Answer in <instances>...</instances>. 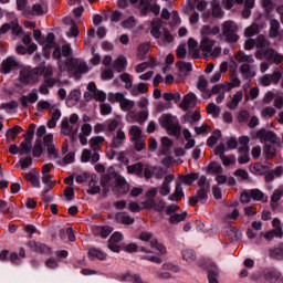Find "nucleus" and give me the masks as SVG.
<instances>
[{
    "label": "nucleus",
    "instance_id": "obj_1",
    "mask_svg": "<svg viewBox=\"0 0 283 283\" xmlns=\"http://www.w3.org/2000/svg\"><path fill=\"white\" fill-rule=\"evenodd\" d=\"M101 185L105 195L109 192V187L116 196H123L129 191V184L116 171L104 175L101 179Z\"/></svg>",
    "mask_w": 283,
    "mask_h": 283
},
{
    "label": "nucleus",
    "instance_id": "obj_2",
    "mask_svg": "<svg viewBox=\"0 0 283 283\" xmlns=\"http://www.w3.org/2000/svg\"><path fill=\"white\" fill-rule=\"evenodd\" d=\"M43 72H45V62L32 70L22 69L19 74V81L23 85H34V83H39V77L43 76Z\"/></svg>",
    "mask_w": 283,
    "mask_h": 283
},
{
    "label": "nucleus",
    "instance_id": "obj_3",
    "mask_svg": "<svg viewBox=\"0 0 283 283\" xmlns=\"http://www.w3.org/2000/svg\"><path fill=\"white\" fill-rule=\"evenodd\" d=\"M234 59L237 63H243L239 67V72L242 74L243 78L249 80L255 76V73L251 71V63H255L253 55L245 54L244 51H239L235 53Z\"/></svg>",
    "mask_w": 283,
    "mask_h": 283
},
{
    "label": "nucleus",
    "instance_id": "obj_4",
    "mask_svg": "<svg viewBox=\"0 0 283 283\" xmlns=\"http://www.w3.org/2000/svg\"><path fill=\"white\" fill-rule=\"evenodd\" d=\"M66 70L74 76L75 78H80L82 74H86V72H90V67L87 66V63L78 60V59H69L65 62Z\"/></svg>",
    "mask_w": 283,
    "mask_h": 283
},
{
    "label": "nucleus",
    "instance_id": "obj_5",
    "mask_svg": "<svg viewBox=\"0 0 283 283\" xmlns=\"http://www.w3.org/2000/svg\"><path fill=\"white\" fill-rule=\"evenodd\" d=\"M78 123V114L73 113L70 115V117H65L61 122V134L63 136H70L73 134V136H76L78 132V126L76 124Z\"/></svg>",
    "mask_w": 283,
    "mask_h": 283
},
{
    "label": "nucleus",
    "instance_id": "obj_6",
    "mask_svg": "<svg viewBox=\"0 0 283 283\" xmlns=\"http://www.w3.org/2000/svg\"><path fill=\"white\" fill-rule=\"evenodd\" d=\"M221 30L228 43H238L240 35H238V24L233 20H227L221 24Z\"/></svg>",
    "mask_w": 283,
    "mask_h": 283
},
{
    "label": "nucleus",
    "instance_id": "obj_7",
    "mask_svg": "<svg viewBox=\"0 0 283 283\" xmlns=\"http://www.w3.org/2000/svg\"><path fill=\"white\" fill-rule=\"evenodd\" d=\"M255 136L260 143H271V145H277L280 138L273 130L266 128H260L256 130Z\"/></svg>",
    "mask_w": 283,
    "mask_h": 283
},
{
    "label": "nucleus",
    "instance_id": "obj_8",
    "mask_svg": "<svg viewBox=\"0 0 283 283\" xmlns=\"http://www.w3.org/2000/svg\"><path fill=\"white\" fill-rule=\"evenodd\" d=\"M265 27H266V22L258 18L251 23V25L245 28L243 34L247 39H251V36H255V34H260V31L264 30Z\"/></svg>",
    "mask_w": 283,
    "mask_h": 283
},
{
    "label": "nucleus",
    "instance_id": "obj_9",
    "mask_svg": "<svg viewBox=\"0 0 283 283\" xmlns=\"http://www.w3.org/2000/svg\"><path fill=\"white\" fill-rule=\"evenodd\" d=\"M198 105V96L193 92H189L186 94L179 105L180 109L184 112H189V109H193Z\"/></svg>",
    "mask_w": 283,
    "mask_h": 283
},
{
    "label": "nucleus",
    "instance_id": "obj_10",
    "mask_svg": "<svg viewBox=\"0 0 283 283\" xmlns=\"http://www.w3.org/2000/svg\"><path fill=\"white\" fill-rule=\"evenodd\" d=\"M44 146L50 158H59V150L54 146V135L52 133L46 134L43 138Z\"/></svg>",
    "mask_w": 283,
    "mask_h": 283
},
{
    "label": "nucleus",
    "instance_id": "obj_11",
    "mask_svg": "<svg viewBox=\"0 0 283 283\" xmlns=\"http://www.w3.org/2000/svg\"><path fill=\"white\" fill-rule=\"evenodd\" d=\"M9 30H11L12 34H15L17 36H21V34H23V28L19 25V20H13L10 23H4L0 28L1 34H6V32H9Z\"/></svg>",
    "mask_w": 283,
    "mask_h": 283
},
{
    "label": "nucleus",
    "instance_id": "obj_12",
    "mask_svg": "<svg viewBox=\"0 0 283 283\" xmlns=\"http://www.w3.org/2000/svg\"><path fill=\"white\" fill-rule=\"evenodd\" d=\"M116 103H119L120 109L123 112H132V109H134V101L132 99H127L125 97V94L123 93H116L114 96Z\"/></svg>",
    "mask_w": 283,
    "mask_h": 283
},
{
    "label": "nucleus",
    "instance_id": "obj_13",
    "mask_svg": "<svg viewBox=\"0 0 283 283\" xmlns=\"http://www.w3.org/2000/svg\"><path fill=\"white\" fill-rule=\"evenodd\" d=\"M19 67V60L14 56H8L1 63V73L2 74H10L12 70H17Z\"/></svg>",
    "mask_w": 283,
    "mask_h": 283
},
{
    "label": "nucleus",
    "instance_id": "obj_14",
    "mask_svg": "<svg viewBox=\"0 0 283 283\" xmlns=\"http://www.w3.org/2000/svg\"><path fill=\"white\" fill-rule=\"evenodd\" d=\"M263 56L265 61H272L275 65H280L283 61V55L269 46L263 51Z\"/></svg>",
    "mask_w": 283,
    "mask_h": 283
},
{
    "label": "nucleus",
    "instance_id": "obj_15",
    "mask_svg": "<svg viewBox=\"0 0 283 283\" xmlns=\"http://www.w3.org/2000/svg\"><path fill=\"white\" fill-rule=\"evenodd\" d=\"M125 132H123V129H117L116 133L113 135L111 148L120 149V146L125 144Z\"/></svg>",
    "mask_w": 283,
    "mask_h": 283
},
{
    "label": "nucleus",
    "instance_id": "obj_16",
    "mask_svg": "<svg viewBox=\"0 0 283 283\" xmlns=\"http://www.w3.org/2000/svg\"><path fill=\"white\" fill-rule=\"evenodd\" d=\"M218 34H220V27L218 25L211 27L209 24H205L200 29L201 39H209V36H216Z\"/></svg>",
    "mask_w": 283,
    "mask_h": 283
},
{
    "label": "nucleus",
    "instance_id": "obj_17",
    "mask_svg": "<svg viewBox=\"0 0 283 283\" xmlns=\"http://www.w3.org/2000/svg\"><path fill=\"white\" fill-rule=\"evenodd\" d=\"M36 101H39V94L36 93V88H33V91L29 93V95H22L20 97L21 106L24 109H28L29 107L28 103H36Z\"/></svg>",
    "mask_w": 283,
    "mask_h": 283
},
{
    "label": "nucleus",
    "instance_id": "obj_18",
    "mask_svg": "<svg viewBox=\"0 0 283 283\" xmlns=\"http://www.w3.org/2000/svg\"><path fill=\"white\" fill-rule=\"evenodd\" d=\"M92 163V165H95V163H98L101 160V155L98 153L92 154V150L84 149L81 155V161L82 163Z\"/></svg>",
    "mask_w": 283,
    "mask_h": 283
},
{
    "label": "nucleus",
    "instance_id": "obj_19",
    "mask_svg": "<svg viewBox=\"0 0 283 283\" xmlns=\"http://www.w3.org/2000/svg\"><path fill=\"white\" fill-rule=\"evenodd\" d=\"M207 271L209 283H219L218 277L220 276V272L218 271V265H216L213 262H209L207 265Z\"/></svg>",
    "mask_w": 283,
    "mask_h": 283
},
{
    "label": "nucleus",
    "instance_id": "obj_20",
    "mask_svg": "<svg viewBox=\"0 0 283 283\" xmlns=\"http://www.w3.org/2000/svg\"><path fill=\"white\" fill-rule=\"evenodd\" d=\"M123 240V234L119 232H115L112 234V237L108 240V249L111 251H114L115 253H118L120 251V245H118V242Z\"/></svg>",
    "mask_w": 283,
    "mask_h": 283
},
{
    "label": "nucleus",
    "instance_id": "obj_21",
    "mask_svg": "<svg viewBox=\"0 0 283 283\" xmlns=\"http://www.w3.org/2000/svg\"><path fill=\"white\" fill-rule=\"evenodd\" d=\"M175 176L169 174L165 177L160 188H159V193L160 196H169L171 193V187L169 186L170 182H174Z\"/></svg>",
    "mask_w": 283,
    "mask_h": 283
},
{
    "label": "nucleus",
    "instance_id": "obj_22",
    "mask_svg": "<svg viewBox=\"0 0 283 283\" xmlns=\"http://www.w3.org/2000/svg\"><path fill=\"white\" fill-rule=\"evenodd\" d=\"M27 245L29 247V249H31V251H35V253H50V247L45 245L44 243L29 241Z\"/></svg>",
    "mask_w": 283,
    "mask_h": 283
},
{
    "label": "nucleus",
    "instance_id": "obj_23",
    "mask_svg": "<svg viewBox=\"0 0 283 283\" xmlns=\"http://www.w3.org/2000/svg\"><path fill=\"white\" fill-rule=\"evenodd\" d=\"M198 178H200V174L198 172L179 175V181L181 182V185H187L188 187H191V185H193V182H196Z\"/></svg>",
    "mask_w": 283,
    "mask_h": 283
},
{
    "label": "nucleus",
    "instance_id": "obj_24",
    "mask_svg": "<svg viewBox=\"0 0 283 283\" xmlns=\"http://www.w3.org/2000/svg\"><path fill=\"white\" fill-rule=\"evenodd\" d=\"M213 45H216V40L211 38H201L200 50L203 52L205 56L213 50Z\"/></svg>",
    "mask_w": 283,
    "mask_h": 283
},
{
    "label": "nucleus",
    "instance_id": "obj_25",
    "mask_svg": "<svg viewBox=\"0 0 283 283\" xmlns=\"http://www.w3.org/2000/svg\"><path fill=\"white\" fill-rule=\"evenodd\" d=\"M242 98H244V93L242 91H238L231 98L230 102L227 103L228 109H238V105L242 103Z\"/></svg>",
    "mask_w": 283,
    "mask_h": 283
},
{
    "label": "nucleus",
    "instance_id": "obj_26",
    "mask_svg": "<svg viewBox=\"0 0 283 283\" xmlns=\"http://www.w3.org/2000/svg\"><path fill=\"white\" fill-rule=\"evenodd\" d=\"M282 196H283L282 188H277L273 191L271 199H270V207H271L272 211H274V209H277V202H280V200H282Z\"/></svg>",
    "mask_w": 283,
    "mask_h": 283
},
{
    "label": "nucleus",
    "instance_id": "obj_27",
    "mask_svg": "<svg viewBox=\"0 0 283 283\" xmlns=\"http://www.w3.org/2000/svg\"><path fill=\"white\" fill-rule=\"evenodd\" d=\"M250 198L256 202H269V197L260 189H251Z\"/></svg>",
    "mask_w": 283,
    "mask_h": 283
},
{
    "label": "nucleus",
    "instance_id": "obj_28",
    "mask_svg": "<svg viewBox=\"0 0 283 283\" xmlns=\"http://www.w3.org/2000/svg\"><path fill=\"white\" fill-rule=\"evenodd\" d=\"M163 28V20L160 19H154L151 21V29L150 34L154 36V39H160V29Z\"/></svg>",
    "mask_w": 283,
    "mask_h": 283
},
{
    "label": "nucleus",
    "instance_id": "obj_29",
    "mask_svg": "<svg viewBox=\"0 0 283 283\" xmlns=\"http://www.w3.org/2000/svg\"><path fill=\"white\" fill-rule=\"evenodd\" d=\"M103 143H105V137L103 136H95L88 140V145L93 151H99Z\"/></svg>",
    "mask_w": 283,
    "mask_h": 283
},
{
    "label": "nucleus",
    "instance_id": "obj_30",
    "mask_svg": "<svg viewBox=\"0 0 283 283\" xmlns=\"http://www.w3.org/2000/svg\"><path fill=\"white\" fill-rule=\"evenodd\" d=\"M144 166H145V164H143V163H136V164L129 165V166H127V172L134 174L138 178H143Z\"/></svg>",
    "mask_w": 283,
    "mask_h": 283
},
{
    "label": "nucleus",
    "instance_id": "obj_31",
    "mask_svg": "<svg viewBox=\"0 0 283 283\" xmlns=\"http://www.w3.org/2000/svg\"><path fill=\"white\" fill-rule=\"evenodd\" d=\"M201 117L200 111L188 112L186 115H184V122L193 125V123H198Z\"/></svg>",
    "mask_w": 283,
    "mask_h": 283
},
{
    "label": "nucleus",
    "instance_id": "obj_32",
    "mask_svg": "<svg viewBox=\"0 0 283 283\" xmlns=\"http://www.w3.org/2000/svg\"><path fill=\"white\" fill-rule=\"evenodd\" d=\"M25 180H28V182H31L33 187H41V181H39V172L34 169L25 174Z\"/></svg>",
    "mask_w": 283,
    "mask_h": 283
},
{
    "label": "nucleus",
    "instance_id": "obj_33",
    "mask_svg": "<svg viewBox=\"0 0 283 283\" xmlns=\"http://www.w3.org/2000/svg\"><path fill=\"white\" fill-rule=\"evenodd\" d=\"M151 48V44L149 42L142 43L137 48V59L138 61H145V56H147V53L149 52V49Z\"/></svg>",
    "mask_w": 283,
    "mask_h": 283
},
{
    "label": "nucleus",
    "instance_id": "obj_34",
    "mask_svg": "<svg viewBox=\"0 0 283 283\" xmlns=\"http://www.w3.org/2000/svg\"><path fill=\"white\" fill-rule=\"evenodd\" d=\"M86 193H88L90 196H96V193H101V186H98L96 177H92V179L90 180Z\"/></svg>",
    "mask_w": 283,
    "mask_h": 283
},
{
    "label": "nucleus",
    "instance_id": "obj_35",
    "mask_svg": "<svg viewBox=\"0 0 283 283\" xmlns=\"http://www.w3.org/2000/svg\"><path fill=\"white\" fill-rule=\"evenodd\" d=\"M115 220L116 222H118L119 224H134L135 220L134 218L129 217L127 213L125 212H118L115 214Z\"/></svg>",
    "mask_w": 283,
    "mask_h": 283
},
{
    "label": "nucleus",
    "instance_id": "obj_36",
    "mask_svg": "<svg viewBox=\"0 0 283 283\" xmlns=\"http://www.w3.org/2000/svg\"><path fill=\"white\" fill-rule=\"evenodd\" d=\"M280 34V21L272 19L270 21V31H269V38L270 39H276V36Z\"/></svg>",
    "mask_w": 283,
    "mask_h": 283
},
{
    "label": "nucleus",
    "instance_id": "obj_37",
    "mask_svg": "<svg viewBox=\"0 0 283 283\" xmlns=\"http://www.w3.org/2000/svg\"><path fill=\"white\" fill-rule=\"evenodd\" d=\"M174 145V142L169 139L168 137L161 138V148L159 149V154L161 156H167L169 154V149H171V146Z\"/></svg>",
    "mask_w": 283,
    "mask_h": 283
},
{
    "label": "nucleus",
    "instance_id": "obj_38",
    "mask_svg": "<svg viewBox=\"0 0 283 283\" xmlns=\"http://www.w3.org/2000/svg\"><path fill=\"white\" fill-rule=\"evenodd\" d=\"M254 41L255 48H259V50H266L268 48H271V42L262 34L258 35Z\"/></svg>",
    "mask_w": 283,
    "mask_h": 283
},
{
    "label": "nucleus",
    "instance_id": "obj_39",
    "mask_svg": "<svg viewBox=\"0 0 283 283\" xmlns=\"http://www.w3.org/2000/svg\"><path fill=\"white\" fill-rule=\"evenodd\" d=\"M56 85V83H54V81H50L46 80L40 84L38 91L43 94L44 96H48V94H50V88L49 87H54Z\"/></svg>",
    "mask_w": 283,
    "mask_h": 283
},
{
    "label": "nucleus",
    "instance_id": "obj_40",
    "mask_svg": "<svg viewBox=\"0 0 283 283\" xmlns=\"http://www.w3.org/2000/svg\"><path fill=\"white\" fill-rule=\"evenodd\" d=\"M23 132V128L21 126H13L12 128H9L6 133L7 140L10 143V140H14L19 134Z\"/></svg>",
    "mask_w": 283,
    "mask_h": 283
},
{
    "label": "nucleus",
    "instance_id": "obj_41",
    "mask_svg": "<svg viewBox=\"0 0 283 283\" xmlns=\"http://www.w3.org/2000/svg\"><path fill=\"white\" fill-rule=\"evenodd\" d=\"M32 151V139L24 138V140L20 144V154L23 156H28Z\"/></svg>",
    "mask_w": 283,
    "mask_h": 283
},
{
    "label": "nucleus",
    "instance_id": "obj_42",
    "mask_svg": "<svg viewBox=\"0 0 283 283\" xmlns=\"http://www.w3.org/2000/svg\"><path fill=\"white\" fill-rule=\"evenodd\" d=\"M128 134L130 136V142L134 143V140H138L140 136H143V129H140L138 125H133L129 128Z\"/></svg>",
    "mask_w": 283,
    "mask_h": 283
},
{
    "label": "nucleus",
    "instance_id": "obj_43",
    "mask_svg": "<svg viewBox=\"0 0 283 283\" xmlns=\"http://www.w3.org/2000/svg\"><path fill=\"white\" fill-rule=\"evenodd\" d=\"M149 92V87L147 84L139 83L137 86L130 88L132 96H138V94H147Z\"/></svg>",
    "mask_w": 283,
    "mask_h": 283
},
{
    "label": "nucleus",
    "instance_id": "obj_44",
    "mask_svg": "<svg viewBox=\"0 0 283 283\" xmlns=\"http://www.w3.org/2000/svg\"><path fill=\"white\" fill-rule=\"evenodd\" d=\"M125 67H127V60L125 56H118L114 62V70L116 72H125Z\"/></svg>",
    "mask_w": 283,
    "mask_h": 283
},
{
    "label": "nucleus",
    "instance_id": "obj_45",
    "mask_svg": "<svg viewBox=\"0 0 283 283\" xmlns=\"http://www.w3.org/2000/svg\"><path fill=\"white\" fill-rule=\"evenodd\" d=\"M148 12H154L155 17H158L160 14V6L155 2L154 4L143 7L142 13L146 15Z\"/></svg>",
    "mask_w": 283,
    "mask_h": 283
},
{
    "label": "nucleus",
    "instance_id": "obj_46",
    "mask_svg": "<svg viewBox=\"0 0 283 283\" xmlns=\"http://www.w3.org/2000/svg\"><path fill=\"white\" fill-rule=\"evenodd\" d=\"M43 78L44 81H53V83H57L59 80L54 78V69L52 66H45L44 64V71H43Z\"/></svg>",
    "mask_w": 283,
    "mask_h": 283
},
{
    "label": "nucleus",
    "instance_id": "obj_47",
    "mask_svg": "<svg viewBox=\"0 0 283 283\" xmlns=\"http://www.w3.org/2000/svg\"><path fill=\"white\" fill-rule=\"evenodd\" d=\"M154 171H156V167L145 164L143 168V178L146 180H151V178H154Z\"/></svg>",
    "mask_w": 283,
    "mask_h": 283
},
{
    "label": "nucleus",
    "instance_id": "obj_48",
    "mask_svg": "<svg viewBox=\"0 0 283 283\" xmlns=\"http://www.w3.org/2000/svg\"><path fill=\"white\" fill-rule=\"evenodd\" d=\"M60 118H61V111L60 109H55L52 113L51 118L48 122L49 129H54V127H56V120H59Z\"/></svg>",
    "mask_w": 283,
    "mask_h": 283
},
{
    "label": "nucleus",
    "instance_id": "obj_49",
    "mask_svg": "<svg viewBox=\"0 0 283 283\" xmlns=\"http://www.w3.org/2000/svg\"><path fill=\"white\" fill-rule=\"evenodd\" d=\"M198 187L201 191H211V184L207 179V176H201L198 180Z\"/></svg>",
    "mask_w": 283,
    "mask_h": 283
},
{
    "label": "nucleus",
    "instance_id": "obj_50",
    "mask_svg": "<svg viewBox=\"0 0 283 283\" xmlns=\"http://www.w3.org/2000/svg\"><path fill=\"white\" fill-rule=\"evenodd\" d=\"M94 231L95 233H99L102 238H107L112 233V231H114V228L109 226L95 227Z\"/></svg>",
    "mask_w": 283,
    "mask_h": 283
},
{
    "label": "nucleus",
    "instance_id": "obj_51",
    "mask_svg": "<svg viewBox=\"0 0 283 283\" xmlns=\"http://www.w3.org/2000/svg\"><path fill=\"white\" fill-rule=\"evenodd\" d=\"M187 218V212H182V213H172L169 217V222L170 224H178L182 221H185Z\"/></svg>",
    "mask_w": 283,
    "mask_h": 283
},
{
    "label": "nucleus",
    "instance_id": "obj_52",
    "mask_svg": "<svg viewBox=\"0 0 283 283\" xmlns=\"http://www.w3.org/2000/svg\"><path fill=\"white\" fill-rule=\"evenodd\" d=\"M221 137L222 132H220L219 129L213 130L212 135L207 140L208 146L213 147V145H216V143H218V140H220Z\"/></svg>",
    "mask_w": 283,
    "mask_h": 283
},
{
    "label": "nucleus",
    "instance_id": "obj_53",
    "mask_svg": "<svg viewBox=\"0 0 283 283\" xmlns=\"http://www.w3.org/2000/svg\"><path fill=\"white\" fill-rule=\"evenodd\" d=\"M263 154L265 155V158H275L277 149H275L271 144H265L263 147Z\"/></svg>",
    "mask_w": 283,
    "mask_h": 283
},
{
    "label": "nucleus",
    "instance_id": "obj_54",
    "mask_svg": "<svg viewBox=\"0 0 283 283\" xmlns=\"http://www.w3.org/2000/svg\"><path fill=\"white\" fill-rule=\"evenodd\" d=\"M241 81L238 78V75H232L230 82H226L227 92H231L233 87H240Z\"/></svg>",
    "mask_w": 283,
    "mask_h": 283
},
{
    "label": "nucleus",
    "instance_id": "obj_55",
    "mask_svg": "<svg viewBox=\"0 0 283 283\" xmlns=\"http://www.w3.org/2000/svg\"><path fill=\"white\" fill-rule=\"evenodd\" d=\"M182 196H185V192H182V186H180V184H177L175 192L169 197V200L178 202V200H180Z\"/></svg>",
    "mask_w": 283,
    "mask_h": 283
},
{
    "label": "nucleus",
    "instance_id": "obj_56",
    "mask_svg": "<svg viewBox=\"0 0 283 283\" xmlns=\"http://www.w3.org/2000/svg\"><path fill=\"white\" fill-rule=\"evenodd\" d=\"M208 171L210 174H222V171H224V169L222 168V166L218 161H211L208 165Z\"/></svg>",
    "mask_w": 283,
    "mask_h": 283
},
{
    "label": "nucleus",
    "instance_id": "obj_57",
    "mask_svg": "<svg viewBox=\"0 0 283 283\" xmlns=\"http://www.w3.org/2000/svg\"><path fill=\"white\" fill-rule=\"evenodd\" d=\"M182 260L186 262H195L196 261V251L186 249L182 251Z\"/></svg>",
    "mask_w": 283,
    "mask_h": 283
},
{
    "label": "nucleus",
    "instance_id": "obj_58",
    "mask_svg": "<svg viewBox=\"0 0 283 283\" xmlns=\"http://www.w3.org/2000/svg\"><path fill=\"white\" fill-rule=\"evenodd\" d=\"M150 248L151 249H157L161 255H166L167 253V248L163 245V243H159L157 239H153L150 241Z\"/></svg>",
    "mask_w": 283,
    "mask_h": 283
},
{
    "label": "nucleus",
    "instance_id": "obj_59",
    "mask_svg": "<svg viewBox=\"0 0 283 283\" xmlns=\"http://www.w3.org/2000/svg\"><path fill=\"white\" fill-rule=\"evenodd\" d=\"M119 78L122 83H125V90H130L132 91V75L129 73H123L119 75Z\"/></svg>",
    "mask_w": 283,
    "mask_h": 283
},
{
    "label": "nucleus",
    "instance_id": "obj_60",
    "mask_svg": "<svg viewBox=\"0 0 283 283\" xmlns=\"http://www.w3.org/2000/svg\"><path fill=\"white\" fill-rule=\"evenodd\" d=\"M88 256L92 258L93 260H94V258H96L97 260H105L107 258V254H105L101 250L91 249L88 251Z\"/></svg>",
    "mask_w": 283,
    "mask_h": 283
},
{
    "label": "nucleus",
    "instance_id": "obj_61",
    "mask_svg": "<svg viewBox=\"0 0 283 283\" xmlns=\"http://www.w3.org/2000/svg\"><path fill=\"white\" fill-rule=\"evenodd\" d=\"M163 98H165L166 101H174L175 103H180L182 97L180 96V93L175 92V93H164Z\"/></svg>",
    "mask_w": 283,
    "mask_h": 283
},
{
    "label": "nucleus",
    "instance_id": "obj_62",
    "mask_svg": "<svg viewBox=\"0 0 283 283\" xmlns=\"http://www.w3.org/2000/svg\"><path fill=\"white\" fill-rule=\"evenodd\" d=\"M274 114H276V111L272 106H266L261 111L262 118H273Z\"/></svg>",
    "mask_w": 283,
    "mask_h": 283
},
{
    "label": "nucleus",
    "instance_id": "obj_63",
    "mask_svg": "<svg viewBox=\"0 0 283 283\" xmlns=\"http://www.w3.org/2000/svg\"><path fill=\"white\" fill-rule=\"evenodd\" d=\"M177 67L179 72H182L184 74L193 70V66H191V63L189 62H177Z\"/></svg>",
    "mask_w": 283,
    "mask_h": 283
},
{
    "label": "nucleus",
    "instance_id": "obj_64",
    "mask_svg": "<svg viewBox=\"0 0 283 283\" xmlns=\"http://www.w3.org/2000/svg\"><path fill=\"white\" fill-rule=\"evenodd\" d=\"M270 256L274 258V260H282L283 248H275L274 250H270Z\"/></svg>",
    "mask_w": 283,
    "mask_h": 283
}]
</instances>
